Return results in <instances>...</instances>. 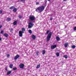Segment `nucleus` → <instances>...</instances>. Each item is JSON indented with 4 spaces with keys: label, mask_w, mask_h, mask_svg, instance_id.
<instances>
[{
    "label": "nucleus",
    "mask_w": 76,
    "mask_h": 76,
    "mask_svg": "<svg viewBox=\"0 0 76 76\" xmlns=\"http://www.w3.org/2000/svg\"><path fill=\"white\" fill-rule=\"evenodd\" d=\"M28 32L29 34H32V31L31 30H28Z\"/></svg>",
    "instance_id": "412c9836"
},
{
    "label": "nucleus",
    "mask_w": 76,
    "mask_h": 76,
    "mask_svg": "<svg viewBox=\"0 0 76 76\" xmlns=\"http://www.w3.org/2000/svg\"><path fill=\"white\" fill-rule=\"evenodd\" d=\"M7 20L8 21H10L11 20V19L10 18H7Z\"/></svg>",
    "instance_id": "5701e85b"
},
{
    "label": "nucleus",
    "mask_w": 76,
    "mask_h": 76,
    "mask_svg": "<svg viewBox=\"0 0 76 76\" xmlns=\"http://www.w3.org/2000/svg\"><path fill=\"white\" fill-rule=\"evenodd\" d=\"M25 0H20V1L21 2H25Z\"/></svg>",
    "instance_id": "bb28decb"
},
{
    "label": "nucleus",
    "mask_w": 76,
    "mask_h": 76,
    "mask_svg": "<svg viewBox=\"0 0 76 76\" xmlns=\"http://www.w3.org/2000/svg\"><path fill=\"white\" fill-rule=\"evenodd\" d=\"M32 38L34 39H36V37L34 35H33L32 36Z\"/></svg>",
    "instance_id": "1a4fd4ad"
},
{
    "label": "nucleus",
    "mask_w": 76,
    "mask_h": 76,
    "mask_svg": "<svg viewBox=\"0 0 76 76\" xmlns=\"http://www.w3.org/2000/svg\"><path fill=\"white\" fill-rule=\"evenodd\" d=\"M1 40V38H0V41Z\"/></svg>",
    "instance_id": "4c0bfd02"
},
{
    "label": "nucleus",
    "mask_w": 76,
    "mask_h": 76,
    "mask_svg": "<svg viewBox=\"0 0 76 76\" xmlns=\"http://www.w3.org/2000/svg\"><path fill=\"white\" fill-rule=\"evenodd\" d=\"M48 1H50L51 0H48Z\"/></svg>",
    "instance_id": "ea45409f"
},
{
    "label": "nucleus",
    "mask_w": 76,
    "mask_h": 76,
    "mask_svg": "<svg viewBox=\"0 0 76 76\" xmlns=\"http://www.w3.org/2000/svg\"><path fill=\"white\" fill-rule=\"evenodd\" d=\"M53 19V18L52 17H51L50 19V20H52Z\"/></svg>",
    "instance_id": "2f4dec72"
},
{
    "label": "nucleus",
    "mask_w": 76,
    "mask_h": 76,
    "mask_svg": "<svg viewBox=\"0 0 76 76\" xmlns=\"http://www.w3.org/2000/svg\"><path fill=\"white\" fill-rule=\"evenodd\" d=\"M56 39L57 41H60V38H59V37H56Z\"/></svg>",
    "instance_id": "ddd939ff"
},
{
    "label": "nucleus",
    "mask_w": 76,
    "mask_h": 76,
    "mask_svg": "<svg viewBox=\"0 0 76 76\" xmlns=\"http://www.w3.org/2000/svg\"><path fill=\"white\" fill-rule=\"evenodd\" d=\"M45 8V7L44 6L39 7L37 8L35 11L37 12H38V13H41V12H42L44 10Z\"/></svg>",
    "instance_id": "f03ea898"
},
{
    "label": "nucleus",
    "mask_w": 76,
    "mask_h": 76,
    "mask_svg": "<svg viewBox=\"0 0 76 76\" xmlns=\"http://www.w3.org/2000/svg\"><path fill=\"white\" fill-rule=\"evenodd\" d=\"M13 11L14 12H16L17 11V9L16 8H15L14 9H13Z\"/></svg>",
    "instance_id": "dca6fc26"
},
{
    "label": "nucleus",
    "mask_w": 76,
    "mask_h": 76,
    "mask_svg": "<svg viewBox=\"0 0 76 76\" xmlns=\"http://www.w3.org/2000/svg\"><path fill=\"white\" fill-rule=\"evenodd\" d=\"M14 25H16L17 24V21H15L13 23Z\"/></svg>",
    "instance_id": "4468645a"
},
{
    "label": "nucleus",
    "mask_w": 76,
    "mask_h": 76,
    "mask_svg": "<svg viewBox=\"0 0 76 76\" xmlns=\"http://www.w3.org/2000/svg\"><path fill=\"white\" fill-rule=\"evenodd\" d=\"M2 13V11L0 10V14H1Z\"/></svg>",
    "instance_id": "c9c22d12"
},
{
    "label": "nucleus",
    "mask_w": 76,
    "mask_h": 76,
    "mask_svg": "<svg viewBox=\"0 0 76 76\" xmlns=\"http://www.w3.org/2000/svg\"><path fill=\"white\" fill-rule=\"evenodd\" d=\"M2 27V26L0 25V29H1V28Z\"/></svg>",
    "instance_id": "e433bc0d"
},
{
    "label": "nucleus",
    "mask_w": 76,
    "mask_h": 76,
    "mask_svg": "<svg viewBox=\"0 0 76 76\" xmlns=\"http://www.w3.org/2000/svg\"><path fill=\"white\" fill-rule=\"evenodd\" d=\"M12 73V71H10L8 72H7V75H10V73Z\"/></svg>",
    "instance_id": "f8f14e48"
},
{
    "label": "nucleus",
    "mask_w": 76,
    "mask_h": 76,
    "mask_svg": "<svg viewBox=\"0 0 76 76\" xmlns=\"http://www.w3.org/2000/svg\"><path fill=\"white\" fill-rule=\"evenodd\" d=\"M38 53H39V52H36V55H37V56H38Z\"/></svg>",
    "instance_id": "473e14b6"
},
{
    "label": "nucleus",
    "mask_w": 76,
    "mask_h": 76,
    "mask_svg": "<svg viewBox=\"0 0 76 76\" xmlns=\"http://www.w3.org/2000/svg\"><path fill=\"white\" fill-rule=\"evenodd\" d=\"M13 64H11L10 66V69H12V68H13Z\"/></svg>",
    "instance_id": "2eb2a0df"
},
{
    "label": "nucleus",
    "mask_w": 76,
    "mask_h": 76,
    "mask_svg": "<svg viewBox=\"0 0 76 76\" xmlns=\"http://www.w3.org/2000/svg\"><path fill=\"white\" fill-rule=\"evenodd\" d=\"M4 37H9V35H8V34H7L6 33L4 34Z\"/></svg>",
    "instance_id": "9b49d317"
},
{
    "label": "nucleus",
    "mask_w": 76,
    "mask_h": 76,
    "mask_svg": "<svg viewBox=\"0 0 76 76\" xmlns=\"http://www.w3.org/2000/svg\"><path fill=\"white\" fill-rule=\"evenodd\" d=\"M23 33H22V31H20L19 32V37H22L23 35V34H22Z\"/></svg>",
    "instance_id": "20e7f679"
},
{
    "label": "nucleus",
    "mask_w": 76,
    "mask_h": 76,
    "mask_svg": "<svg viewBox=\"0 0 76 76\" xmlns=\"http://www.w3.org/2000/svg\"><path fill=\"white\" fill-rule=\"evenodd\" d=\"M71 47L72 48H76V46L75 45H73Z\"/></svg>",
    "instance_id": "a211bd4d"
},
{
    "label": "nucleus",
    "mask_w": 76,
    "mask_h": 76,
    "mask_svg": "<svg viewBox=\"0 0 76 76\" xmlns=\"http://www.w3.org/2000/svg\"><path fill=\"white\" fill-rule=\"evenodd\" d=\"M4 32V31H3V30H2L1 31V34H3Z\"/></svg>",
    "instance_id": "b1692460"
},
{
    "label": "nucleus",
    "mask_w": 76,
    "mask_h": 76,
    "mask_svg": "<svg viewBox=\"0 0 76 76\" xmlns=\"http://www.w3.org/2000/svg\"><path fill=\"white\" fill-rule=\"evenodd\" d=\"M39 67H40V65H37V66L36 67V68L37 69H38L39 68Z\"/></svg>",
    "instance_id": "4be33fe9"
},
{
    "label": "nucleus",
    "mask_w": 76,
    "mask_h": 76,
    "mask_svg": "<svg viewBox=\"0 0 76 76\" xmlns=\"http://www.w3.org/2000/svg\"><path fill=\"white\" fill-rule=\"evenodd\" d=\"M13 8H14V7H11L10 8V9L12 10V9H13Z\"/></svg>",
    "instance_id": "393cba45"
},
{
    "label": "nucleus",
    "mask_w": 76,
    "mask_h": 76,
    "mask_svg": "<svg viewBox=\"0 0 76 76\" xmlns=\"http://www.w3.org/2000/svg\"><path fill=\"white\" fill-rule=\"evenodd\" d=\"M17 70V68L15 67L13 68V70Z\"/></svg>",
    "instance_id": "c756f323"
},
{
    "label": "nucleus",
    "mask_w": 76,
    "mask_h": 76,
    "mask_svg": "<svg viewBox=\"0 0 76 76\" xmlns=\"http://www.w3.org/2000/svg\"><path fill=\"white\" fill-rule=\"evenodd\" d=\"M51 35H52V32H50L49 33L47 36L46 39L47 41H50V38H51Z\"/></svg>",
    "instance_id": "7ed1b4c3"
},
{
    "label": "nucleus",
    "mask_w": 76,
    "mask_h": 76,
    "mask_svg": "<svg viewBox=\"0 0 76 76\" xmlns=\"http://www.w3.org/2000/svg\"><path fill=\"white\" fill-rule=\"evenodd\" d=\"M67 0H63V1H66Z\"/></svg>",
    "instance_id": "58836bf2"
},
{
    "label": "nucleus",
    "mask_w": 76,
    "mask_h": 76,
    "mask_svg": "<svg viewBox=\"0 0 76 76\" xmlns=\"http://www.w3.org/2000/svg\"><path fill=\"white\" fill-rule=\"evenodd\" d=\"M64 58H65L66 59L67 58V55H64Z\"/></svg>",
    "instance_id": "aec40b11"
},
{
    "label": "nucleus",
    "mask_w": 76,
    "mask_h": 76,
    "mask_svg": "<svg viewBox=\"0 0 76 76\" xmlns=\"http://www.w3.org/2000/svg\"><path fill=\"white\" fill-rule=\"evenodd\" d=\"M13 28H11L10 29V31L11 32H12V31H13Z\"/></svg>",
    "instance_id": "a878e982"
},
{
    "label": "nucleus",
    "mask_w": 76,
    "mask_h": 76,
    "mask_svg": "<svg viewBox=\"0 0 76 76\" xmlns=\"http://www.w3.org/2000/svg\"><path fill=\"white\" fill-rule=\"evenodd\" d=\"M7 57H8V58H9V57H10V55L9 54H8L7 55Z\"/></svg>",
    "instance_id": "c85d7f7f"
},
{
    "label": "nucleus",
    "mask_w": 76,
    "mask_h": 76,
    "mask_svg": "<svg viewBox=\"0 0 76 76\" xmlns=\"http://www.w3.org/2000/svg\"><path fill=\"white\" fill-rule=\"evenodd\" d=\"M57 47V45H55L51 46V49H54L56 47Z\"/></svg>",
    "instance_id": "0eeeda50"
},
{
    "label": "nucleus",
    "mask_w": 76,
    "mask_h": 76,
    "mask_svg": "<svg viewBox=\"0 0 76 76\" xmlns=\"http://www.w3.org/2000/svg\"><path fill=\"white\" fill-rule=\"evenodd\" d=\"M45 50H43L42 52V54H45Z\"/></svg>",
    "instance_id": "6ab92c4d"
},
{
    "label": "nucleus",
    "mask_w": 76,
    "mask_h": 76,
    "mask_svg": "<svg viewBox=\"0 0 76 76\" xmlns=\"http://www.w3.org/2000/svg\"><path fill=\"white\" fill-rule=\"evenodd\" d=\"M22 31H21L23 33H24V32L25 31V28H22Z\"/></svg>",
    "instance_id": "6e6552de"
},
{
    "label": "nucleus",
    "mask_w": 76,
    "mask_h": 76,
    "mask_svg": "<svg viewBox=\"0 0 76 76\" xmlns=\"http://www.w3.org/2000/svg\"><path fill=\"white\" fill-rule=\"evenodd\" d=\"M35 19H36V18L34 16L30 15L29 16V20H30L31 22L29 23V25L28 26V28H32V27L34 25V23H33L35 22Z\"/></svg>",
    "instance_id": "f257e3e1"
},
{
    "label": "nucleus",
    "mask_w": 76,
    "mask_h": 76,
    "mask_svg": "<svg viewBox=\"0 0 76 76\" xmlns=\"http://www.w3.org/2000/svg\"><path fill=\"white\" fill-rule=\"evenodd\" d=\"M38 4H39V2H37L36 3V5H38Z\"/></svg>",
    "instance_id": "72a5a7b5"
},
{
    "label": "nucleus",
    "mask_w": 76,
    "mask_h": 76,
    "mask_svg": "<svg viewBox=\"0 0 76 76\" xmlns=\"http://www.w3.org/2000/svg\"><path fill=\"white\" fill-rule=\"evenodd\" d=\"M18 18L20 19H21V18H22V17H21V16L20 15H19L18 16Z\"/></svg>",
    "instance_id": "7c9ffc66"
},
{
    "label": "nucleus",
    "mask_w": 76,
    "mask_h": 76,
    "mask_svg": "<svg viewBox=\"0 0 76 76\" xmlns=\"http://www.w3.org/2000/svg\"><path fill=\"white\" fill-rule=\"evenodd\" d=\"M19 67L20 69H23L24 67V65L23 64H21L19 65Z\"/></svg>",
    "instance_id": "39448f33"
},
{
    "label": "nucleus",
    "mask_w": 76,
    "mask_h": 76,
    "mask_svg": "<svg viewBox=\"0 0 76 76\" xmlns=\"http://www.w3.org/2000/svg\"><path fill=\"white\" fill-rule=\"evenodd\" d=\"M49 32H50V30H48L47 31L46 34H48V33H49Z\"/></svg>",
    "instance_id": "cd10ccee"
},
{
    "label": "nucleus",
    "mask_w": 76,
    "mask_h": 76,
    "mask_svg": "<svg viewBox=\"0 0 76 76\" xmlns=\"http://www.w3.org/2000/svg\"><path fill=\"white\" fill-rule=\"evenodd\" d=\"M64 46L65 48H67V46H68V43L67 42L65 44Z\"/></svg>",
    "instance_id": "9d476101"
},
{
    "label": "nucleus",
    "mask_w": 76,
    "mask_h": 76,
    "mask_svg": "<svg viewBox=\"0 0 76 76\" xmlns=\"http://www.w3.org/2000/svg\"><path fill=\"white\" fill-rule=\"evenodd\" d=\"M56 55L57 57H58L60 56V53H56Z\"/></svg>",
    "instance_id": "f3484780"
},
{
    "label": "nucleus",
    "mask_w": 76,
    "mask_h": 76,
    "mask_svg": "<svg viewBox=\"0 0 76 76\" xmlns=\"http://www.w3.org/2000/svg\"><path fill=\"white\" fill-rule=\"evenodd\" d=\"M5 70L6 71H7V68H5Z\"/></svg>",
    "instance_id": "f704fd0d"
},
{
    "label": "nucleus",
    "mask_w": 76,
    "mask_h": 76,
    "mask_svg": "<svg viewBox=\"0 0 76 76\" xmlns=\"http://www.w3.org/2000/svg\"><path fill=\"white\" fill-rule=\"evenodd\" d=\"M19 57H20V56H19V55H17L15 57L14 59L15 60H17V59H18V58H19Z\"/></svg>",
    "instance_id": "423d86ee"
}]
</instances>
